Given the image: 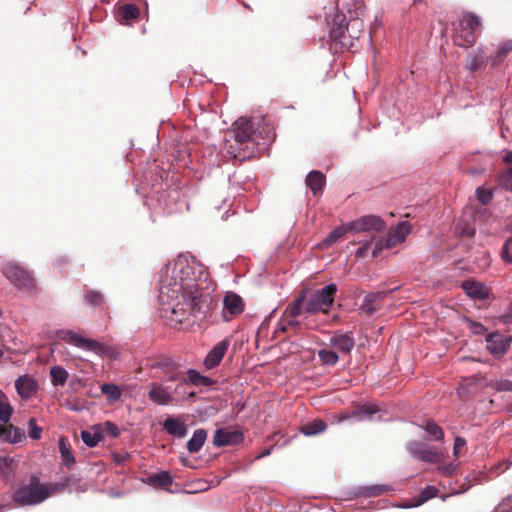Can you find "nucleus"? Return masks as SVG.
I'll return each instance as SVG.
<instances>
[{
  "label": "nucleus",
  "mask_w": 512,
  "mask_h": 512,
  "mask_svg": "<svg viewBox=\"0 0 512 512\" xmlns=\"http://www.w3.org/2000/svg\"><path fill=\"white\" fill-rule=\"evenodd\" d=\"M209 274L196 261L178 257L170 275L162 277L159 301L163 309L171 310L174 319L182 323L190 315L202 318L209 310Z\"/></svg>",
  "instance_id": "nucleus-1"
},
{
  "label": "nucleus",
  "mask_w": 512,
  "mask_h": 512,
  "mask_svg": "<svg viewBox=\"0 0 512 512\" xmlns=\"http://www.w3.org/2000/svg\"><path fill=\"white\" fill-rule=\"evenodd\" d=\"M260 121L255 118H239L232 125L229 131L230 138L226 140L227 151L234 158L244 160L250 158L254 153L257 129Z\"/></svg>",
  "instance_id": "nucleus-2"
},
{
  "label": "nucleus",
  "mask_w": 512,
  "mask_h": 512,
  "mask_svg": "<svg viewBox=\"0 0 512 512\" xmlns=\"http://www.w3.org/2000/svg\"><path fill=\"white\" fill-rule=\"evenodd\" d=\"M60 491L59 484H44L37 475H31L27 484L22 483L15 489L12 501L17 507L34 506Z\"/></svg>",
  "instance_id": "nucleus-3"
},
{
  "label": "nucleus",
  "mask_w": 512,
  "mask_h": 512,
  "mask_svg": "<svg viewBox=\"0 0 512 512\" xmlns=\"http://www.w3.org/2000/svg\"><path fill=\"white\" fill-rule=\"evenodd\" d=\"M363 33V21L359 18H353L349 21L346 16L336 13L333 17L330 29V38L333 42L339 43L342 48L351 49L354 46V40H358Z\"/></svg>",
  "instance_id": "nucleus-4"
},
{
  "label": "nucleus",
  "mask_w": 512,
  "mask_h": 512,
  "mask_svg": "<svg viewBox=\"0 0 512 512\" xmlns=\"http://www.w3.org/2000/svg\"><path fill=\"white\" fill-rule=\"evenodd\" d=\"M58 339L73 345L77 348L90 351L101 357L113 358L115 351L112 347L97 340L86 338L70 329H61L56 332Z\"/></svg>",
  "instance_id": "nucleus-5"
},
{
  "label": "nucleus",
  "mask_w": 512,
  "mask_h": 512,
  "mask_svg": "<svg viewBox=\"0 0 512 512\" xmlns=\"http://www.w3.org/2000/svg\"><path fill=\"white\" fill-rule=\"evenodd\" d=\"M481 20L472 13L462 14L454 35V43L460 47H470L475 44L481 32Z\"/></svg>",
  "instance_id": "nucleus-6"
},
{
  "label": "nucleus",
  "mask_w": 512,
  "mask_h": 512,
  "mask_svg": "<svg viewBox=\"0 0 512 512\" xmlns=\"http://www.w3.org/2000/svg\"><path fill=\"white\" fill-rule=\"evenodd\" d=\"M337 292V285L334 283L328 284L321 289H317L306 294L305 311L308 314L323 313L328 314L332 307L335 295Z\"/></svg>",
  "instance_id": "nucleus-7"
},
{
  "label": "nucleus",
  "mask_w": 512,
  "mask_h": 512,
  "mask_svg": "<svg viewBox=\"0 0 512 512\" xmlns=\"http://www.w3.org/2000/svg\"><path fill=\"white\" fill-rule=\"evenodd\" d=\"M411 232L409 222L401 221L396 226L391 227L385 240L378 239L372 250V256L377 257L383 249H392L403 243Z\"/></svg>",
  "instance_id": "nucleus-8"
},
{
  "label": "nucleus",
  "mask_w": 512,
  "mask_h": 512,
  "mask_svg": "<svg viewBox=\"0 0 512 512\" xmlns=\"http://www.w3.org/2000/svg\"><path fill=\"white\" fill-rule=\"evenodd\" d=\"M2 272L10 283L19 290L32 291L36 288V282L32 274L15 263L5 264Z\"/></svg>",
  "instance_id": "nucleus-9"
},
{
  "label": "nucleus",
  "mask_w": 512,
  "mask_h": 512,
  "mask_svg": "<svg viewBox=\"0 0 512 512\" xmlns=\"http://www.w3.org/2000/svg\"><path fill=\"white\" fill-rule=\"evenodd\" d=\"M386 225L383 219L376 215H365L349 223L350 230L354 232H380Z\"/></svg>",
  "instance_id": "nucleus-10"
},
{
  "label": "nucleus",
  "mask_w": 512,
  "mask_h": 512,
  "mask_svg": "<svg viewBox=\"0 0 512 512\" xmlns=\"http://www.w3.org/2000/svg\"><path fill=\"white\" fill-rule=\"evenodd\" d=\"M408 451L414 458L427 463H436L442 458L441 452L420 442L410 443Z\"/></svg>",
  "instance_id": "nucleus-11"
},
{
  "label": "nucleus",
  "mask_w": 512,
  "mask_h": 512,
  "mask_svg": "<svg viewBox=\"0 0 512 512\" xmlns=\"http://www.w3.org/2000/svg\"><path fill=\"white\" fill-rule=\"evenodd\" d=\"M244 301L235 292H227L223 299V312L226 320L240 315L244 311Z\"/></svg>",
  "instance_id": "nucleus-12"
},
{
  "label": "nucleus",
  "mask_w": 512,
  "mask_h": 512,
  "mask_svg": "<svg viewBox=\"0 0 512 512\" xmlns=\"http://www.w3.org/2000/svg\"><path fill=\"white\" fill-rule=\"evenodd\" d=\"M461 288L468 297L474 300H485L490 295V289L484 283L473 279L463 281Z\"/></svg>",
  "instance_id": "nucleus-13"
},
{
  "label": "nucleus",
  "mask_w": 512,
  "mask_h": 512,
  "mask_svg": "<svg viewBox=\"0 0 512 512\" xmlns=\"http://www.w3.org/2000/svg\"><path fill=\"white\" fill-rule=\"evenodd\" d=\"M243 439L244 436L241 431L217 429L213 437V444L218 447L234 445L242 442Z\"/></svg>",
  "instance_id": "nucleus-14"
},
{
  "label": "nucleus",
  "mask_w": 512,
  "mask_h": 512,
  "mask_svg": "<svg viewBox=\"0 0 512 512\" xmlns=\"http://www.w3.org/2000/svg\"><path fill=\"white\" fill-rule=\"evenodd\" d=\"M161 365L163 367L164 378L170 382H178L175 392L179 393L180 391H182V393H185L184 389L187 386V382L186 377L183 375V373L180 372L177 369V366L173 363L167 362L162 363Z\"/></svg>",
  "instance_id": "nucleus-15"
},
{
  "label": "nucleus",
  "mask_w": 512,
  "mask_h": 512,
  "mask_svg": "<svg viewBox=\"0 0 512 512\" xmlns=\"http://www.w3.org/2000/svg\"><path fill=\"white\" fill-rule=\"evenodd\" d=\"M330 345L343 354H350L355 346V340L348 333L335 332L330 338Z\"/></svg>",
  "instance_id": "nucleus-16"
},
{
  "label": "nucleus",
  "mask_w": 512,
  "mask_h": 512,
  "mask_svg": "<svg viewBox=\"0 0 512 512\" xmlns=\"http://www.w3.org/2000/svg\"><path fill=\"white\" fill-rule=\"evenodd\" d=\"M230 342L225 339L219 342L214 348L208 353L205 358L204 364L208 369H212L220 364L224 355L229 348Z\"/></svg>",
  "instance_id": "nucleus-17"
},
{
  "label": "nucleus",
  "mask_w": 512,
  "mask_h": 512,
  "mask_svg": "<svg viewBox=\"0 0 512 512\" xmlns=\"http://www.w3.org/2000/svg\"><path fill=\"white\" fill-rule=\"evenodd\" d=\"M15 388L21 398L29 399L36 393L38 384L32 377L23 375L16 379Z\"/></svg>",
  "instance_id": "nucleus-18"
},
{
  "label": "nucleus",
  "mask_w": 512,
  "mask_h": 512,
  "mask_svg": "<svg viewBox=\"0 0 512 512\" xmlns=\"http://www.w3.org/2000/svg\"><path fill=\"white\" fill-rule=\"evenodd\" d=\"M148 397L152 402L158 405H169L175 400L165 387L157 383L150 384Z\"/></svg>",
  "instance_id": "nucleus-19"
},
{
  "label": "nucleus",
  "mask_w": 512,
  "mask_h": 512,
  "mask_svg": "<svg viewBox=\"0 0 512 512\" xmlns=\"http://www.w3.org/2000/svg\"><path fill=\"white\" fill-rule=\"evenodd\" d=\"M300 327L301 322L284 311L277 323L276 332L296 334Z\"/></svg>",
  "instance_id": "nucleus-20"
},
{
  "label": "nucleus",
  "mask_w": 512,
  "mask_h": 512,
  "mask_svg": "<svg viewBox=\"0 0 512 512\" xmlns=\"http://www.w3.org/2000/svg\"><path fill=\"white\" fill-rule=\"evenodd\" d=\"M0 438L9 443H19L25 439V432L12 424H0Z\"/></svg>",
  "instance_id": "nucleus-21"
},
{
  "label": "nucleus",
  "mask_w": 512,
  "mask_h": 512,
  "mask_svg": "<svg viewBox=\"0 0 512 512\" xmlns=\"http://www.w3.org/2000/svg\"><path fill=\"white\" fill-rule=\"evenodd\" d=\"M306 305V290H302L299 294L287 305L285 308V312L287 315L295 317L298 319L300 315L306 313L305 311Z\"/></svg>",
  "instance_id": "nucleus-22"
},
{
  "label": "nucleus",
  "mask_w": 512,
  "mask_h": 512,
  "mask_svg": "<svg viewBox=\"0 0 512 512\" xmlns=\"http://www.w3.org/2000/svg\"><path fill=\"white\" fill-rule=\"evenodd\" d=\"M376 412H378L377 407H375L373 405H362V406H359L356 409H354L353 412L350 415L343 414L339 418V421H344V420H347L349 418H355V419H357L359 421L368 420Z\"/></svg>",
  "instance_id": "nucleus-23"
},
{
  "label": "nucleus",
  "mask_w": 512,
  "mask_h": 512,
  "mask_svg": "<svg viewBox=\"0 0 512 512\" xmlns=\"http://www.w3.org/2000/svg\"><path fill=\"white\" fill-rule=\"evenodd\" d=\"M487 349L494 355H502L507 351V343L499 333H491L486 337Z\"/></svg>",
  "instance_id": "nucleus-24"
},
{
  "label": "nucleus",
  "mask_w": 512,
  "mask_h": 512,
  "mask_svg": "<svg viewBox=\"0 0 512 512\" xmlns=\"http://www.w3.org/2000/svg\"><path fill=\"white\" fill-rule=\"evenodd\" d=\"M306 185L311 189L314 195L322 193L325 186V176L322 172L313 170L306 176Z\"/></svg>",
  "instance_id": "nucleus-25"
},
{
  "label": "nucleus",
  "mask_w": 512,
  "mask_h": 512,
  "mask_svg": "<svg viewBox=\"0 0 512 512\" xmlns=\"http://www.w3.org/2000/svg\"><path fill=\"white\" fill-rule=\"evenodd\" d=\"M163 428L168 434L178 438L185 437L187 433V427L180 419L167 418L164 421Z\"/></svg>",
  "instance_id": "nucleus-26"
},
{
  "label": "nucleus",
  "mask_w": 512,
  "mask_h": 512,
  "mask_svg": "<svg viewBox=\"0 0 512 512\" xmlns=\"http://www.w3.org/2000/svg\"><path fill=\"white\" fill-rule=\"evenodd\" d=\"M140 10L133 4H124L117 10V19L121 24H129L130 21L139 18Z\"/></svg>",
  "instance_id": "nucleus-27"
},
{
  "label": "nucleus",
  "mask_w": 512,
  "mask_h": 512,
  "mask_svg": "<svg viewBox=\"0 0 512 512\" xmlns=\"http://www.w3.org/2000/svg\"><path fill=\"white\" fill-rule=\"evenodd\" d=\"M81 438L88 447L97 446L104 439L101 426H93L91 430L82 431Z\"/></svg>",
  "instance_id": "nucleus-28"
},
{
  "label": "nucleus",
  "mask_w": 512,
  "mask_h": 512,
  "mask_svg": "<svg viewBox=\"0 0 512 512\" xmlns=\"http://www.w3.org/2000/svg\"><path fill=\"white\" fill-rule=\"evenodd\" d=\"M384 297V293H370L365 296L364 301L361 305V310L368 315L373 314L379 309L378 302Z\"/></svg>",
  "instance_id": "nucleus-29"
},
{
  "label": "nucleus",
  "mask_w": 512,
  "mask_h": 512,
  "mask_svg": "<svg viewBox=\"0 0 512 512\" xmlns=\"http://www.w3.org/2000/svg\"><path fill=\"white\" fill-rule=\"evenodd\" d=\"M207 432L204 429L194 431L191 439L187 442V449L190 453H197L204 445Z\"/></svg>",
  "instance_id": "nucleus-30"
},
{
  "label": "nucleus",
  "mask_w": 512,
  "mask_h": 512,
  "mask_svg": "<svg viewBox=\"0 0 512 512\" xmlns=\"http://www.w3.org/2000/svg\"><path fill=\"white\" fill-rule=\"evenodd\" d=\"M389 490L390 487L387 485H368L360 487L358 489V495L365 498H371L380 496Z\"/></svg>",
  "instance_id": "nucleus-31"
},
{
  "label": "nucleus",
  "mask_w": 512,
  "mask_h": 512,
  "mask_svg": "<svg viewBox=\"0 0 512 512\" xmlns=\"http://www.w3.org/2000/svg\"><path fill=\"white\" fill-rule=\"evenodd\" d=\"M260 121L259 127L256 125L257 135L256 141L258 139H263L267 141H272L275 138V130L274 127L267 123L265 119H258Z\"/></svg>",
  "instance_id": "nucleus-32"
},
{
  "label": "nucleus",
  "mask_w": 512,
  "mask_h": 512,
  "mask_svg": "<svg viewBox=\"0 0 512 512\" xmlns=\"http://www.w3.org/2000/svg\"><path fill=\"white\" fill-rule=\"evenodd\" d=\"M68 377L69 374L63 367L55 365L50 368V378L53 386H64Z\"/></svg>",
  "instance_id": "nucleus-33"
},
{
  "label": "nucleus",
  "mask_w": 512,
  "mask_h": 512,
  "mask_svg": "<svg viewBox=\"0 0 512 512\" xmlns=\"http://www.w3.org/2000/svg\"><path fill=\"white\" fill-rule=\"evenodd\" d=\"M327 428V424L325 421L316 419L312 422H309L303 426H301L300 431L306 436H313L318 433L325 431Z\"/></svg>",
  "instance_id": "nucleus-34"
},
{
  "label": "nucleus",
  "mask_w": 512,
  "mask_h": 512,
  "mask_svg": "<svg viewBox=\"0 0 512 512\" xmlns=\"http://www.w3.org/2000/svg\"><path fill=\"white\" fill-rule=\"evenodd\" d=\"M512 51V41H506L500 45L494 56H491L492 66L499 65Z\"/></svg>",
  "instance_id": "nucleus-35"
},
{
  "label": "nucleus",
  "mask_w": 512,
  "mask_h": 512,
  "mask_svg": "<svg viewBox=\"0 0 512 512\" xmlns=\"http://www.w3.org/2000/svg\"><path fill=\"white\" fill-rule=\"evenodd\" d=\"M487 54L483 49H478L475 55L472 57L471 62L467 65L470 71H478L486 66Z\"/></svg>",
  "instance_id": "nucleus-36"
},
{
  "label": "nucleus",
  "mask_w": 512,
  "mask_h": 512,
  "mask_svg": "<svg viewBox=\"0 0 512 512\" xmlns=\"http://www.w3.org/2000/svg\"><path fill=\"white\" fill-rule=\"evenodd\" d=\"M59 451L63 461L67 466L75 463V458L72 454L70 444L65 437H61L59 440Z\"/></svg>",
  "instance_id": "nucleus-37"
},
{
  "label": "nucleus",
  "mask_w": 512,
  "mask_h": 512,
  "mask_svg": "<svg viewBox=\"0 0 512 512\" xmlns=\"http://www.w3.org/2000/svg\"><path fill=\"white\" fill-rule=\"evenodd\" d=\"M148 482L156 486L165 487L172 484L173 478L169 472L163 471L150 475Z\"/></svg>",
  "instance_id": "nucleus-38"
},
{
  "label": "nucleus",
  "mask_w": 512,
  "mask_h": 512,
  "mask_svg": "<svg viewBox=\"0 0 512 512\" xmlns=\"http://www.w3.org/2000/svg\"><path fill=\"white\" fill-rule=\"evenodd\" d=\"M186 382L187 384L191 383L197 386H209L212 383L210 378L202 376L199 372L193 369L188 370Z\"/></svg>",
  "instance_id": "nucleus-39"
},
{
  "label": "nucleus",
  "mask_w": 512,
  "mask_h": 512,
  "mask_svg": "<svg viewBox=\"0 0 512 512\" xmlns=\"http://www.w3.org/2000/svg\"><path fill=\"white\" fill-rule=\"evenodd\" d=\"M349 231H351L349 228V223L347 225L339 226L329 233V235L325 238L324 243L326 245L336 243L342 239L343 236Z\"/></svg>",
  "instance_id": "nucleus-40"
},
{
  "label": "nucleus",
  "mask_w": 512,
  "mask_h": 512,
  "mask_svg": "<svg viewBox=\"0 0 512 512\" xmlns=\"http://www.w3.org/2000/svg\"><path fill=\"white\" fill-rule=\"evenodd\" d=\"M318 357L324 365L329 366H334L339 360V356L337 355V353L334 350L330 349L319 350Z\"/></svg>",
  "instance_id": "nucleus-41"
},
{
  "label": "nucleus",
  "mask_w": 512,
  "mask_h": 512,
  "mask_svg": "<svg viewBox=\"0 0 512 512\" xmlns=\"http://www.w3.org/2000/svg\"><path fill=\"white\" fill-rule=\"evenodd\" d=\"M101 392L106 395L110 402H116L121 397V391L115 384H103L101 386Z\"/></svg>",
  "instance_id": "nucleus-42"
},
{
  "label": "nucleus",
  "mask_w": 512,
  "mask_h": 512,
  "mask_svg": "<svg viewBox=\"0 0 512 512\" xmlns=\"http://www.w3.org/2000/svg\"><path fill=\"white\" fill-rule=\"evenodd\" d=\"M84 297H85L86 302L88 304H90L91 306L101 307L105 303L103 294L97 290H88L85 293Z\"/></svg>",
  "instance_id": "nucleus-43"
},
{
  "label": "nucleus",
  "mask_w": 512,
  "mask_h": 512,
  "mask_svg": "<svg viewBox=\"0 0 512 512\" xmlns=\"http://www.w3.org/2000/svg\"><path fill=\"white\" fill-rule=\"evenodd\" d=\"M422 428L431 436L434 440H442L444 438V432L440 426L434 421H427Z\"/></svg>",
  "instance_id": "nucleus-44"
},
{
  "label": "nucleus",
  "mask_w": 512,
  "mask_h": 512,
  "mask_svg": "<svg viewBox=\"0 0 512 512\" xmlns=\"http://www.w3.org/2000/svg\"><path fill=\"white\" fill-rule=\"evenodd\" d=\"M13 409L11 405L7 402L4 395H0V420L4 423L3 425H7L9 422Z\"/></svg>",
  "instance_id": "nucleus-45"
},
{
  "label": "nucleus",
  "mask_w": 512,
  "mask_h": 512,
  "mask_svg": "<svg viewBox=\"0 0 512 512\" xmlns=\"http://www.w3.org/2000/svg\"><path fill=\"white\" fill-rule=\"evenodd\" d=\"M499 185L512 191V167L507 168L499 175Z\"/></svg>",
  "instance_id": "nucleus-46"
},
{
  "label": "nucleus",
  "mask_w": 512,
  "mask_h": 512,
  "mask_svg": "<svg viewBox=\"0 0 512 512\" xmlns=\"http://www.w3.org/2000/svg\"><path fill=\"white\" fill-rule=\"evenodd\" d=\"M477 200L482 205H487L493 198V192L491 189H486L484 187H478L476 190Z\"/></svg>",
  "instance_id": "nucleus-47"
},
{
  "label": "nucleus",
  "mask_w": 512,
  "mask_h": 512,
  "mask_svg": "<svg viewBox=\"0 0 512 512\" xmlns=\"http://www.w3.org/2000/svg\"><path fill=\"white\" fill-rule=\"evenodd\" d=\"M28 435L34 440H39L42 434V428L37 425L35 418H30L28 421Z\"/></svg>",
  "instance_id": "nucleus-48"
},
{
  "label": "nucleus",
  "mask_w": 512,
  "mask_h": 512,
  "mask_svg": "<svg viewBox=\"0 0 512 512\" xmlns=\"http://www.w3.org/2000/svg\"><path fill=\"white\" fill-rule=\"evenodd\" d=\"M491 387L497 391H512V381L507 379L496 380L491 383Z\"/></svg>",
  "instance_id": "nucleus-49"
},
{
  "label": "nucleus",
  "mask_w": 512,
  "mask_h": 512,
  "mask_svg": "<svg viewBox=\"0 0 512 512\" xmlns=\"http://www.w3.org/2000/svg\"><path fill=\"white\" fill-rule=\"evenodd\" d=\"M15 460L10 457H1L0 458V471L3 473H9L15 468Z\"/></svg>",
  "instance_id": "nucleus-50"
},
{
  "label": "nucleus",
  "mask_w": 512,
  "mask_h": 512,
  "mask_svg": "<svg viewBox=\"0 0 512 512\" xmlns=\"http://www.w3.org/2000/svg\"><path fill=\"white\" fill-rule=\"evenodd\" d=\"M101 429L103 431V434L107 433L108 435H110L113 438H117L120 435V430H119L118 426L109 421L105 422L103 427H101Z\"/></svg>",
  "instance_id": "nucleus-51"
},
{
  "label": "nucleus",
  "mask_w": 512,
  "mask_h": 512,
  "mask_svg": "<svg viewBox=\"0 0 512 512\" xmlns=\"http://www.w3.org/2000/svg\"><path fill=\"white\" fill-rule=\"evenodd\" d=\"M466 440L460 436L455 438L454 447H453V455L455 458H458L463 450H465Z\"/></svg>",
  "instance_id": "nucleus-52"
},
{
  "label": "nucleus",
  "mask_w": 512,
  "mask_h": 512,
  "mask_svg": "<svg viewBox=\"0 0 512 512\" xmlns=\"http://www.w3.org/2000/svg\"><path fill=\"white\" fill-rule=\"evenodd\" d=\"M466 321L468 323V328L475 335H483L487 331L485 326L479 322H475L470 319H467Z\"/></svg>",
  "instance_id": "nucleus-53"
},
{
  "label": "nucleus",
  "mask_w": 512,
  "mask_h": 512,
  "mask_svg": "<svg viewBox=\"0 0 512 512\" xmlns=\"http://www.w3.org/2000/svg\"><path fill=\"white\" fill-rule=\"evenodd\" d=\"M502 257L508 262H512V238L508 239L502 248Z\"/></svg>",
  "instance_id": "nucleus-54"
},
{
  "label": "nucleus",
  "mask_w": 512,
  "mask_h": 512,
  "mask_svg": "<svg viewBox=\"0 0 512 512\" xmlns=\"http://www.w3.org/2000/svg\"><path fill=\"white\" fill-rule=\"evenodd\" d=\"M438 493V489L434 486H427L421 493L422 501H427L435 497Z\"/></svg>",
  "instance_id": "nucleus-55"
},
{
  "label": "nucleus",
  "mask_w": 512,
  "mask_h": 512,
  "mask_svg": "<svg viewBox=\"0 0 512 512\" xmlns=\"http://www.w3.org/2000/svg\"><path fill=\"white\" fill-rule=\"evenodd\" d=\"M370 244H371L370 242H366L361 247H359L355 253L356 257H358V258L365 257Z\"/></svg>",
  "instance_id": "nucleus-56"
},
{
  "label": "nucleus",
  "mask_w": 512,
  "mask_h": 512,
  "mask_svg": "<svg viewBox=\"0 0 512 512\" xmlns=\"http://www.w3.org/2000/svg\"><path fill=\"white\" fill-rule=\"evenodd\" d=\"M129 455L128 454H118V453H115L113 454V458H114V461L116 464H123L127 459H128Z\"/></svg>",
  "instance_id": "nucleus-57"
},
{
  "label": "nucleus",
  "mask_w": 512,
  "mask_h": 512,
  "mask_svg": "<svg viewBox=\"0 0 512 512\" xmlns=\"http://www.w3.org/2000/svg\"><path fill=\"white\" fill-rule=\"evenodd\" d=\"M504 162L508 163V164H512V151L508 152L505 156H504Z\"/></svg>",
  "instance_id": "nucleus-58"
},
{
  "label": "nucleus",
  "mask_w": 512,
  "mask_h": 512,
  "mask_svg": "<svg viewBox=\"0 0 512 512\" xmlns=\"http://www.w3.org/2000/svg\"><path fill=\"white\" fill-rule=\"evenodd\" d=\"M269 454H270V449H266L261 454H259L256 458L260 459V458L268 456Z\"/></svg>",
  "instance_id": "nucleus-59"
},
{
  "label": "nucleus",
  "mask_w": 512,
  "mask_h": 512,
  "mask_svg": "<svg viewBox=\"0 0 512 512\" xmlns=\"http://www.w3.org/2000/svg\"><path fill=\"white\" fill-rule=\"evenodd\" d=\"M504 322L511 323L512 322L511 316H509V315L504 316Z\"/></svg>",
  "instance_id": "nucleus-60"
},
{
  "label": "nucleus",
  "mask_w": 512,
  "mask_h": 512,
  "mask_svg": "<svg viewBox=\"0 0 512 512\" xmlns=\"http://www.w3.org/2000/svg\"><path fill=\"white\" fill-rule=\"evenodd\" d=\"M474 233H475L474 229H470V230L468 231V235H469V236H473V235H474Z\"/></svg>",
  "instance_id": "nucleus-61"
},
{
  "label": "nucleus",
  "mask_w": 512,
  "mask_h": 512,
  "mask_svg": "<svg viewBox=\"0 0 512 512\" xmlns=\"http://www.w3.org/2000/svg\"><path fill=\"white\" fill-rule=\"evenodd\" d=\"M506 229H507L508 231L512 232V225H511V224L507 225Z\"/></svg>",
  "instance_id": "nucleus-62"
},
{
  "label": "nucleus",
  "mask_w": 512,
  "mask_h": 512,
  "mask_svg": "<svg viewBox=\"0 0 512 512\" xmlns=\"http://www.w3.org/2000/svg\"><path fill=\"white\" fill-rule=\"evenodd\" d=\"M3 355H4V351H3V349L0 347V358H2V357H3Z\"/></svg>",
  "instance_id": "nucleus-63"
},
{
  "label": "nucleus",
  "mask_w": 512,
  "mask_h": 512,
  "mask_svg": "<svg viewBox=\"0 0 512 512\" xmlns=\"http://www.w3.org/2000/svg\"><path fill=\"white\" fill-rule=\"evenodd\" d=\"M445 473H451V470L450 469H445Z\"/></svg>",
  "instance_id": "nucleus-64"
}]
</instances>
